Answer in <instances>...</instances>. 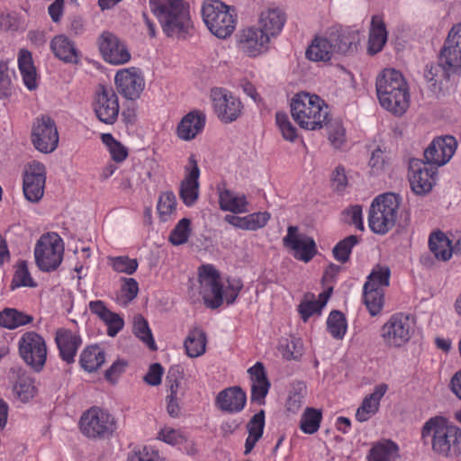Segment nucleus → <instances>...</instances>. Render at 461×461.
<instances>
[{
    "label": "nucleus",
    "mask_w": 461,
    "mask_h": 461,
    "mask_svg": "<svg viewBox=\"0 0 461 461\" xmlns=\"http://www.w3.org/2000/svg\"><path fill=\"white\" fill-rule=\"evenodd\" d=\"M149 6L168 37H185L192 28L189 10L183 0H149Z\"/></svg>",
    "instance_id": "1"
},
{
    "label": "nucleus",
    "mask_w": 461,
    "mask_h": 461,
    "mask_svg": "<svg viewBox=\"0 0 461 461\" xmlns=\"http://www.w3.org/2000/svg\"><path fill=\"white\" fill-rule=\"evenodd\" d=\"M423 440L430 438L434 452L447 457L461 455V429L441 417L430 418L422 427Z\"/></svg>",
    "instance_id": "2"
},
{
    "label": "nucleus",
    "mask_w": 461,
    "mask_h": 461,
    "mask_svg": "<svg viewBox=\"0 0 461 461\" xmlns=\"http://www.w3.org/2000/svg\"><path fill=\"white\" fill-rule=\"evenodd\" d=\"M401 203L400 195L394 193L380 194L373 201L368 215V225L376 234L384 235L392 230L397 221Z\"/></svg>",
    "instance_id": "3"
},
{
    "label": "nucleus",
    "mask_w": 461,
    "mask_h": 461,
    "mask_svg": "<svg viewBox=\"0 0 461 461\" xmlns=\"http://www.w3.org/2000/svg\"><path fill=\"white\" fill-rule=\"evenodd\" d=\"M202 16L210 32L220 39L230 36L236 27L234 9L220 0H205Z\"/></svg>",
    "instance_id": "4"
},
{
    "label": "nucleus",
    "mask_w": 461,
    "mask_h": 461,
    "mask_svg": "<svg viewBox=\"0 0 461 461\" xmlns=\"http://www.w3.org/2000/svg\"><path fill=\"white\" fill-rule=\"evenodd\" d=\"M391 271L388 267L375 266L364 285V303L372 316L377 315L384 305V287L389 285Z\"/></svg>",
    "instance_id": "5"
},
{
    "label": "nucleus",
    "mask_w": 461,
    "mask_h": 461,
    "mask_svg": "<svg viewBox=\"0 0 461 461\" xmlns=\"http://www.w3.org/2000/svg\"><path fill=\"white\" fill-rule=\"evenodd\" d=\"M79 427L81 432L89 438H108L117 429L114 417L96 406L82 414Z\"/></svg>",
    "instance_id": "6"
},
{
    "label": "nucleus",
    "mask_w": 461,
    "mask_h": 461,
    "mask_svg": "<svg viewBox=\"0 0 461 461\" xmlns=\"http://www.w3.org/2000/svg\"><path fill=\"white\" fill-rule=\"evenodd\" d=\"M64 245L57 233L42 235L34 249L35 261L39 268L45 272L56 270L62 262Z\"/></svg>",
    "instance_id": "7"
},
{
    "label": "nucleus",
    "mask_w": 461,
    "mask_h": 461,
    "mask_svg": "<svg viewBox=\"0 0 461 461\" xmlns=\"http://www.w3.org/2000/svg\"><path fill=\"white\" fill-rule=\"evenodd\" d=\"M414 332V320L408 314L396 313L382 326L380 335L384 344L389 348L405 345Z\"/></svg>",
    "instance_id": "8"
},
{
    "label": "nucleus",
    "mask_w": 461,
    "mask_h": 461,
    "mask_svg": "<svg viewBox=\"0 0 461 461\" xmlns=\"http://www.w3.org/2000/svg\"><path fill=\"white\" fill-rule=\"evenodd\" d=\"M21 358L36 371L42 369L47 358V346L44 339L35 331L23 333L18 342Z\"/></svg>",
    "instance_id": "9"
},
{
    "label": "nucleus",
    "mask_w": 461,
    "mask_h": 461,
    "mask_svg": "<svg viewBox=\"0 0 461 461\" xmlns=\"http://www.w3.org/2000/svg\"><path fill=\"white\" fill-rule=\"evenodd\" d=\"M31 140L33 147L41 153L53 152L59 144L56 122L51 117H37L32 125Z\"/></svg>",
    "instance_id": "10"
},
{
    "label": "nucleus",
    "mask_w": 461,
    "mask_h": 461,
    "mask_svg": "<svg viewBox=\"0 0 461 461\" xmlns=\"http://www.w3.org/2000/svg\"><path fill=\"white\" fill-rule=\"evenodd\" d=\"M200 294L204 303L211 309H217L223 303V290L219 272L211 265L203 266L199 272Z\"/></svg>",
    "instance_id": "11"
},
{
    "label": "nucleus",
    "mask_w": 461,
    "mask_h": 461,
    "mask_svg": "<svg viewBox=\"0 0 461 461\" xmlns=\"http://www.w3.org/2000/svg\"><path fill=\"white\" fill-rule=\"evenodd\" d=\"M46 182L45 166L39 161L29 163L23 172V191L31 203H38L44 194Z\"/></svg>",
    "instance_id": "12"
},
{
    "label": "nucleus",
    "mask_w": 461,
    "mask_h": 461,
    "mask_svg": "<svg viewBox=\"0 0 461 461\" xmlns=\"http://www.w3.org/2000/svg\"><path fill=\"white\" fill-rule=\"evenodd\" d=\"M410 184L412 191L423 195L431 191L436 184L437 167L420 159L410 161Z\"/></svg>",
    "instance_id": "13"
},
{
    "label": "nucleus",
    "mask_w": 461,
    "mask_h": 461,
    "mask_svg": "<svg viewBox=\"0 0 461 461\" xmlns=\"http://www.w3.org/2000/svg\"><path fill=\"white\" fill-rule=\"evenodd\" d=\"M456 147L457 142L453 136L438 137L425 149V162L436 167L444 166L451 159Z\"/></svg>",
    "instance_id": "14"
},
{
    "label": "nucleus",
    "mask_w": 461,
    "mask_h": 461,
    "mask_svg": "<svg viewBox=\"0 0 461 461\" xmlns=\"http://www.w3.org/2000/svg\"><path fill=\"white\" fill-rule=\"evenodd\" d=\"M438 58L447 69L456 73L461 68V23L449 31Z\"/></svg>",
    "instance_id": "15"
},
{
    "label": "nucleus",
    "mask_w": 461,
    "mask_h": 461,
    "mask_svg": "<svg viewBox=\"0 0 461 461\" xmlns=\"http://www.w3.org/2000/svg\"><path fill=\"white\" fill-rule=\"evenodd\" d=\"M297 231L296 226H289L287 234L283 239V244L294 252L296 258L309 262L317 253L315 241L312 237L299 234Z\"/></svg>",
    "instance_id": "16"
},
{
    "label": "nucleus",
    "mask_w": 461,
    "mask_h": 461,
    "mask_svg": "<svg viewBox=\"0 0 461 461\" xmlns=\"http://www.w3.org/2000/svg\"><path fill=\"white\" fill-rule=\"evenodd\" d=\"M114 81L118 92L129 100L139 98L145 86L140 71L133 67L119 70Z\"/></svg>",
    "instance_id": "17"
},
{
    "label": "nucleus",
    "mask_w": 461,
    "mask_h": 461,
    "mask_svg": "<svg viewBox=\"0 0 461 461\" xmlns=\"http://www.w3.org/2000/svg\"><path fill=\"white\" fill-rule=\"evenodd\" d=\"M327 39L334 54L350 55L357 50L359 36L357 31L333 26L327 32Z\"/></svg>",
    "instance_id": "18"
},
{
    "label": "nucleus",
    "mask_w": 461,
    "mask_h": 461,
    "mask_svg": "<svg viewBox=\"0 0 461 461\" xmlns=\"http://www.w3.org/2000/svg\"><path fill=\"white\" fill-rule=\"evenodd\" d=\"M98 44L104 60L111 64H124L131 59V54L123 42L110 32H104L100 35Z\"/></svg>",
    "instance_id": "19"
},
{
    "label": "nucleus",
    "mask_w": 461,
    "mask_h": 461,
    "mask_svg": "<svg viewBox=\"0 0 461 461\" xmlns=\"http://www.w3.org/2000/svg\"><path fill=\"white\" fill-rule=\"evenodd\" d=\"M291 115H329L328 104L317 95L296 94L291 100Z\"/></svg>",
    "instance_id": "20"
},
{
    "label": "nucleus",
    "mask_w": 461,
    "mask_h": 461,
    "mask_svg": "<svg viewBox=\"0 0 461 461\" xmlns=\"http://www.w3.org/2000/svg\"><path fill=\"white\" fill-rule=\"evenodd\" d=\"M375 86L379 102H383L385 105H391L388 96L393 91L408 89L402 73L393 68L384 69L379 75Z\"/></svg>",
    "instance_id": "21"
},
{
    "label": "nucleus",
    "mask_w": 461,
    "mask_h": 461,
    "mask_svg": "<svg viewBox=\"0 0 461 461\" xmlns=\"http://www.w3.org/2000/svg\"><path fill=\"white\" fill-rule=\"evenodd\" d=\"M270 38L260 28L250 27L243 30L240 47L249 57H257L269 49Z\"/></svg>",
    "instance_id": "22"
},
{
    "label": "nucleus",
    "mask_w": 461,
    "mask_h": 461,
    "mask_svg": "<svg viewBox=\"0 0 461 461\" xmlns=\"http://www.w3.org/2000/svg\"><path fill=\"white\" fill-rule=\"evenodd\" d=\"M211 99L218 115H240L241 113L242 104L240 99L224 88H212Z\"/></svg>",
    "instance_id": "23"
},
{
    "label": "nucleus",
    "mask_w": 461,
    "mask_h": 461,
    "mask_svg": "<svg viewBox=\"0 0 461 461\" xmlns=\"http://www.w3.org/2000/svg\"><path fill=\"white\" fill-rule=\"evenodd\" d=\"M187 174L182 181L180 188V196L183 202L191 206L198 198L200 169L194 156H191L188 160V167H185Z\"/></svg>",
    "instance_id": "24"
},
{
    "label": "nucleus",
    "mask_w": 461,
    "mask_h": 461,
    "mask_svg": "<svg viewBox=\"0 0 461 461\" xmlns=\"http://www.w3.org/2000/svg\"><path fill=\"white\" fill-rule=\"evenodd\" d=\"M246 401V393L240 386H231L217 394L215 404L222 411L236 413L244 409Z\"/></svg>",
    "instance_id": "25"
},
{
    "label": "nucleus",
    "mask_w": 461,
    "mask_h": 461,
    "mask_svg": "<svg viewBox=\"0 0 461 461\" xmlns=\"http://www.w3.org/2000/svg\"><path fill=\"white\" fill-rule=\"evenodd\" d=\"M55 339L61 358L68 364L73 363L77 349L82 343L80 336L68 330H59L56 333Z\"/></svg>",
    "instance_id": "26"
},
{
    "label": "nucleus",
    "mask_w": 461,
    "mask_h": 461,
    "mask_svg": "<svg viewBox=\"0 0 461 461\" xmlns=\"http://www.w3.org/2000/svg\"><path fill=\"white\" fill-rule=\"evenodd\" d=\"M387 389V384H380L375 387V390L371 394L364 398L361 405L357 408L356 412V419L358 421H366L372 415L377 412L380 401L385 394Z\"/></svg>",
    "instance_id": "27"
},
{
    "label": "nucleus",
    "mask_w": 461,
    "mask_h": 461,
    "mask_svg": "<svg viewBox=\"0 0 461 461\" xmlns=\"http://www.w3.org/2000/svg\"><path fill=\"white\" fill-rule=\"evenodd\" d=\"M17 61L25 86L31 91L36 89L38 86V76L31 52L26 50H21Z\"/></svg>",
    "instance_id": "28"
},
{
    "label": "nucleus",
    "mask_w": 461,
    "mask_h": 461,
    "mask_svg": "<svg viewBox=\"0 0 461 461\" xmlns=\"http://www.w3.org/2000/svg\"><path fill=\"white\" fill-rule=\"evenodd\" d=\"M285 23V14L280 10L268 9L261 14L259 28L271 39L280 33Z\"/></svg>",
    "instance_id": "29"
},
{
    "label": "nucleus",
    "mask_w": 461,
    "mask_h": 461,
    "mask_svg": "<svg viewBox=\"0 0 461 461\" xmlns=\"http://www.w3.org/2000/svg\"><path fill=\"white\" fill-rule=\"evenodd\" d=\"M54 55L65 62L77 63V51L74 43L63 34L54 37L50 42Z\"/></svg>",
    "instance_id": "30"
},
{
    "label": "nucleus",
    "mask_w": 461,
    "mask_h": 461,
    "mask_svg": "<svg viewBox=\"0 0 461 461\" xmlns=\"http://www.w3.org/2000/svg\"><path fill=\"white\" fill-rule=\"evenodd\" d=\"M95 115H118V96L112 89H103L94 104Z\"/></svg>",
    "instance_id": "31"
},
{
    "label": "nucleus",
    "mask_w": 461,
    "mask_h": 461,
    "mask_svg": "<svg viewBox=\"0 0 461 461\" xmlns=\"http://www.w3.org/2000/svg\"><path fill=\"white\" fill-rule=\"evenodd\" d=\"M265 427V411H259L258 413L252 416L250 420L247 424V429L249 436L245 442L244 454H249L257 442L261 438Z\"/></svg>",
    "instance_id": "32"
},
{
    "label": "nucleus",
    "mask_w": 461,
    "mask_h": 461,
    "mask_svg": "<svg viewBox=\"0 0 461 461\" xmlns=\"http://www.w3.org/2000/svg\"><path fill=\"white\" fill-rule=\"evenodd\" d=\"M453 70L447 69L438 59L437 64H429L424 69V78L429 84V87L436 94L441 90V83L443 79H448Z\"/></svg>",
    "instance_id": "33"
},
{
    "label": "nucleus",
    "mask_w": 461,
    "mask_h": 461,
    "mask_svg": "<svg viewBox=\"0 0 461 461\" xmlns=\"http://www.w3.org/2000/svg\"><path fill=\"white\" fill-rule=\"evenodd\" d=\"M219 203L222 211L231 212L233 213L248 212L246 197L244 195H236L228 189L220 191Z\"/></svg>",
    "instance_id": "34"
},
{
    "label": "nucleus",
    "mask_w": 461,
    "mask_h": 461,
    "mask_svg": "<svg viewBox=\"0 0 461 461\" xmlns=\"http://www.w3.org/2000/svg\"><path fill=\"white\" fill-rule=\"evenodd\" d=\"M452 241L441 231L430 234L429 239V247L435 258L447 261L452 256Z\"/></svg>",
    "instance_id": "35"
},
{
    "label": "nucleus",
    "mask_w": 461,
    "mask_h": 461,
    "mask_svg": "<svg viewBox=\"0 0 461 461\" xmlns=\"http://www.w3.org/2000/svg\"><path fill=\"white\" fill-rule=\"evenodd\" d=\"M205 125V117H182L177 125V136L183 140H191Z\"/></svg>",
    "instance_id": "36"
},
{
    "label": "nucleus",
    "mask_w": 461,
    "mask_h": 461,
    "mask_svg": "<svg viewBox=\"0 0 461 461\" xmlns=\"http://www.w3.org/2000/svg\"><path fill=\"white\" fill-rule=\"evenodd\" d=\"M33 321L32 315L26 314L14 308H5L0 312V327L14 330L20 326L31 323Z\"/></svg>",
    "instance_id": "37"
},
{
    "label": "nucleus",
    "mask_w": 461,
    "mask_h": 461,
    "mask_svg": "<svg viewBox=\"0 0 461 461\" xmlns=\"http://www.w3.org/2000/svg\"><path fill=\"white\" fill-rule=\"evenodd\" d=\"M185 348L190 357H197L205 352L206 335L199 328H194L189 331L185 340Z\"/></svg>",
    "instance_id": "38"
},
{
    "label": "nucleus",
    "mask_w": 461,
    "mask_h": 461,
    "mask_svg": "<svg viewBox=\"0 0 461 461\" xmlns=\"http://www.w3.org/2000/svg\"><path fill=\"white\" fill-rule=\"evenodd\" d=\"M307 59L312 61H328L333 57L330 44L326 37H316L306 50Z\"/></svg>",
    "instance_id": "39"
},
{
    "label": "nucleus",
    "mask_w": 461,
    "mask_h": 461,
    "mask_svg": "<svg viewBox=\"0 0 461 461\" xmlns=\"http://www.w3.org/2000/svg\"><path fill=\"white\" fill-rule=\"evenodd\" d=\"M104 352L97 345L89 346L80 355L81 366L87 372L97 370L104 362Z\"/></svg>",
    "instance_id": "40"
},
{
    "label": "nucleus",
    "mask_w": 461,
    "mask_h": 461,
    "mask_svg": "<svg viewBox=\"0 0 461 461\" xmlns=\"http://www.w3.org/2000/svg\"><path fill=\"white\" fill-rule=\"evenodd\" d=\"M387 40L385 25L378 17H373L372 29L369 34L368 51L375 54L383 49Z\"/></svg>",
    "instance_id": "41"
},
{
    "label": "nucleus",
    "mask_w": 461,
    "mask_h": 461,
    "mask_svg": "<svg viewBox=\"0 0 461 461\" xmlns=\"http://www.w3.org/2000/svg\"><path fill=\"white\" fill-rule=\"evenodd\" d=\"M398 446L391 441L378 442L369 450L367 461H390L397 455Z\"/></svg>",
    "instance_id": "42"
},
{
    "label": "nucleus",
    "mask_w": 461,
    "mask_h": 461,
    "mask_svg": "<svg viewBox=\"0 0 461 461\" xmlns=\"http://www.w3.org/2000/svg\"><path fill=\"white\" fill-rule=\"evenodd\" d=\"M388 97L391 105H385L383 102H379L388 112L402 115L407 111L410 104L408 89L393 91Z\"/></svg>",
    "instance_id": "43"
},
{
    "label": "nucleus",
    "mask_w": 461,
    "mask_h": 461,
    "mask_svg": "<svg viewBox=\"0 0 461 461\" xmlns=\"http://www.w3.org/2000/svg\"><path fill=\"white\" fill-rule=\"evenodd\" d=\"M328 130L329 140L335 149H340L346 141L345 129L341 122L336 117H328L324 125Z\"/></svg>",
    "instance_id": "44"
},
{
    "label": "nucleus",
    "mask_w": 461,
    "mask_h": 461,
    "mask_svg": "<svg viewBox=\"0 0 461 461\" xmlns=\"http://www.w3.org/2000/svg\"><path fill=\"white\" fill-rule=\"evenodd\" d=\"M133 333L151 350L157 349V346L154 341L151 330L149 327L148 321L140 314L136 315L133 319Z\"/></svg>",
    "instance_id": "45"
},
{
    "label": "nucleus",
    "mask_w": 461,
    "mask_h": 461,
    "mask_svg": "<svg viewBox=\"0 0 461 461\" xmlns=\"http://www.w3.org/2000/svg\"><path fill=\"white\" fill-rule=\"evenodd\" d=\"M321 420V412L313 408H306L300 420V429L306 434L318 431Z\"/></svg>",
    "instance_id": "46"
},
{
    "label": "nucleus",
    "mask_w": 461,
    "mask_h": 461,
    "mask_svg": "<svg viewBox=\"0 0 461 461\" xmlns=\"http://www.w3.org/2000/svg\"><path fill=\"white\" fill-rule=\"evenodd\" d=\"M327 328L333 338L343 339L347 331V321L342 312L332 311L327 320Z\"/></svg>",
    "instance_id": "47"
},
{
    "label": "nucleus",
    "mask_w": 461,
    "mask_h": 461,
    "mask_svg": "<svg viewBox=\"0 0 461 461\" xmlns=\"http://www.w3.org/2000/svg\"><path fill=\"white\" fill-rule=\"evenodd\" d=\"M182 379L183 372L181 367L178 366H171L166 377V383L169 387L168 397L180 399L184 395L185 392L180 386Z\"/></svg>",
    "instance_id": "48"
},
{
    "label": "nucleus",
    "mask_w": 461,
    "mask_h": 461,
    "mask_svg": "<svg viewBox=\"0 0 461 461\" xmlns=\"http://www.w3.org/2000/svg\"><path fill=\"white\" fill-rule=\"evenodd\" d=\"M14 391L22 402H28L35 394L33 380L23 373L19 375L18 380L14 386Z\"/></svg>",
    "instance_id": "49"
},
{
    "label": "nucleus",
    "mask_w": 461,
    "mask_h": 461,
    "mask_svg": "<svg viewBox=\"0 0 461 461\" xmlns=\"http://www.w3.org/2000/svg\"><path fill=\"white\" fill-rule=\"evenodd\" d=\"M358 237L356 235H349L344 240H340L332 249V253L336 260L346 263L355 245L358 243Z\"/></svg>",
    "instance_id": "50"
},
{
    "label": "nucleus",
    "mask_w": 461,
    "mask_h": 461,
    "mask_svg": "<svg viewBox=\"0 0 461 461\" xmlns=\"http://www.w3.org/2000/svg\"><path fill=\"white\" fill-rule=\"evenodd\" d=\"M191 221L187 218H183L175 226L169 235V241L176 246L185 244L191 233Z\"/></svg>",
    "instance_id": "51"
},
{
    "label": "nucleus",
    "mask_w": 461,
    "mask_h": 461,
    "mask_svg": "<svg viewBox=\"0 0 461 461\" xmlns=\"http://www.w3.org/2000/svg\"><path fill=\"white\" fill-rule=\"evenodd\" d=\"M21 286H28V287H35L36 283L32 278L30 272L28 270L26 261H21L16 268V271L14 275L11 288L14 290L15 288Z\"/></svg>",
    "instance_id": "52"
},
{
    "label": "nucleus",
    "mask_w": 461,
    "mask_h": 461,
    "mask_svg": "<svg viewBox=\"0 0 461 461\" xmlns=\"http://www.w3.org/2000/svg\"><path fill=\"white\" fill-rule=\"evenodd\" d=\"M109 263L114 271L132 275L138 267L137 259L129 258L126 256L109 257Z\"/></svg>",
    "instance_id": "53"
},
{
    "label": "nucleus",
    "mask_w": 461,
    "mask_h": 461,
    "mask_svg": "<svg viewBox=\"0 0 461 461\" xmlns=\"http://www.w3.org/2000/svg\"><path fill=\"white\" fill-rule=\"evenodd\" d=\"M176 199L172 192L163 193L158 199V212L162 221H167L168 216L176 211Z\"/></svg>",
    "instance_id": "54"
},
{
    "label": "nucleus",
    "mask_w": 461,
    "mask_h": 461,
    "mask_svg": "<svg viewBox=\"0 0 461 461\" xmlns=\"http://www.w3.org/2000/svg\"><path fill=\"white\" fill-rule=\"evenodd\" d=\"M324 305L325 301L322 303L316 301L314 295L312 294L310 299L306 296L305 300L299 304L298 311L303 321H307L314 313H320Z\"/></svg>",
    "instance_id": "55"
},
{
    "label": "nucleus",
    "mask_w": 461,
    "mask_h": 461,
    "mask_svg": "<svg viewBox=\"0 0 461 461\" xmlns=\"http://www.w3.org/2000/svg\"><path fill=\"white\" fill-rule=\"evenodd\" d=\"M283 357L287 360L299 359L303 356V342L300 339L291 338L285 339V344L283 345Z\"/></svg>",
    "instance_id": "56"
},
{
    "label": "nucleus",
    "mask_w": 461,
    "mask_h": 461,
    "mask_svg": "<svg viewBox=\"0 0 461 461\" xmlns=\"http://www.w3.org/2000/svg\"><path fill=\"white\" fill-rule=\"evenodd\" d=\"M13 86L6 61L0 62V99L7 98L12 95Z\"/></svg>",
    "instance_id": "57"
},
{
    "label": "nucleus",
    "mask_w": 461,
    "mask_h": 461,
    "mask_svg": "<svg viewBox=\"0 0 461 461\" xmlns=\"http://www.w3.org/2000/svg\"><path fill=\"white\" fill-rule=\"evenodd\" d=\"M330 180L333 191L342 194L348 184L345 167L341 165L336 167L331 174Z\"/></svg>",
    "instance_id": "58"
},
{
    "label": "nucleus",
    "mask_w": 461,
    "mask_h": 461,
    "mask_svg": "<svg viewBox=\"0 0 461 461\" xmlns=\"http://www.w3.org/2000/svg\"><path fill=\"white\" fill-rule=\"evenodd\" d=\"M276 121L282 137L285 140L294 142L298 137L297 129L292 122L289 121L288 117H276Z\"/></svg>",
    "instance_id": "59"
},
{
    "label": "nucleus",
    "mask_w": 461,
    "mask_h": 461,
    "mask_svg": "<svg viewBox=\"0 0 461 461\" xmlns=\"http://www.w3.org/2000/svg\"><path fill=\"white\" fill-rule=\"evenodd\" d=\"M103 321L107 326V334L110 337L116 336L124 326L123 319L117 313L112 312Z\"/></svg>",
    "instance_id": "60"
},
{
    "label": "nucleus",
    "mask_w": 461,
    "mask_h": 461,
    "mask_svg": "<svg viewBox=\"0 0 461 461\" xmlns=\"http://www.w3.org/2000/svg\"><path fill=\"white\" fill-rule=\"evenodd\" d=\"M270 387L269 381L254 383L251 384V402H256L258 404L265 402V398Z\"/></svg>",
    "instance_id": "61"
},
{
    "label": "nucleus",
    "mask_w": 461,
    "mask_h": 461,
    "mask_svg": "<svg viewBox=\"0 0 461 461\" xmlns=\"http://www.w3.org/2000/svg\"><path fill=\"white\" fill-rule=\"evenodd\" d=\"M124 284L122 286V297L124 303H130L137 297L139 293V285L134 278H123Z\"/></svg>",
    "instance_id": "62"
},
{
    "label": "nucleus",
    "mask_w": 461,
    "mask_h": 461,
    "mask_svg": "<svg viewBox=\"0 0 461 461\" xmlns=\"http://www.w3.org/2000/svg\"><path fill=\"white\" fill-rule=\"evenodd\" d=\"M163 373L164 369L162 366L158 363H154L150 365L143 379L148 384L157 386L161 384Z\"/></svg>",
    "instance_id": "63"
},
{
    "label": "nucleus",
    "mask_w": 461,
    "mask_h": 461,
    "mask_svg": "<svg viewBox=\"0 0 461 461\" xmlns=\"http://www.w3.org/2000/svg\"><path fill=\"white\" fill-rule=\"evenodd\" d=\"M128 461H159L157 453L149 452L146 447L135 448L128 456Z\"/></svg>",
    "instance_id": "64"
}]
</instances>
